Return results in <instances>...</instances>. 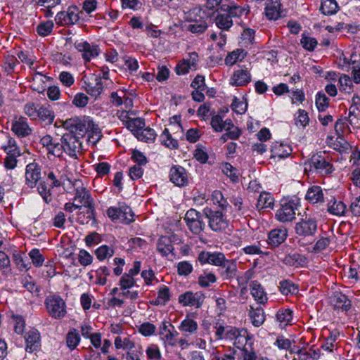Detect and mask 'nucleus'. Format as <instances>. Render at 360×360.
Here are the masks:
<instances>
[{
    "mask_svg": "<svg viewBox=\"0 0 360 360\" xmlns=\"http://www.w3.org/2000/svg\"><path fill=\"white\" fill-rule=\"evenodd\" d=\"M65 129L77 136L82 137L86 133L91 132L96 136H100L99 128L96 125L89 117H75L66 120L63 123Z\"/></svg>",
    "mask_w": 360,
    "mask_h": 360,
    "instance_id": "f257e3e1",
    "label": "nucleus"
},
{
    "mask_svg": "<svg viewBox=\"0 0 360 360\" xmlns=\"http://www.w3.org/2000/svg\"><path fill=\"white\" fill-rule=\"evenodd\" d=\"M245 12L248 13L244 7L236 4L222 5L215 18L217 26L221 30H227L233 25V18L240 17Z\"/></svg>",
    "mask_w": 360,
    "mask_h": 360,
    "instance_id": "f03ea898",
    "label": "nucleus"
},
{
    "mask_svg": "<svg viewBox=\"0 0 360 360\" xmlns=\"http://www.w3.org/2000/svg\"><path fill=\"white\" fill-rule=\"evenodd\" d=\"M300 205V200L297 198L282 199L275 214L276 219L282 223L293 221L295 219V211Z\"/></svg>",
    "mask_w": 360,
    "mask_h": 360,
    "instance_id": "7ed1b4c3",
    "label": "nucleus"
},
{
    "mask_svg": "<svg viewBox=\"0 0 360 360\" xmlns=\"http://www.w3.org/2000/svg\"><path fill=\"white\" fill-rule=\"evenodd\" d=\"M225 211L217 210L208 206L203 209V213L208 220L209 227L213 231L221 232L229 226V221L224 213Z\"/></svg>",
    "mask_w": 360,
    "mask_h": 360,
    "instance_id": "20e7f679",
    "label": "nucleus"
},
{
    "mask_svg": "<svg viewBox=\"0 0 360 360\" xmlns=\"http://www.w3.org/2000/svg\"><path fill=\"white\" fill-rule=\"evenodd\" d=\"M173 119L176 122V123H171L170 128L172 131H176L174 132L175 137H173L170 134L169 129L165 128L160 136L162 143H163L166 147L175 149L178 148V141L176 138H182L184 136L183 128L180 124V118L175 116L173 117Z\"/></svg>",
    "mask_w": 360,
    "mask_h": 360,
    "instance_id": "39448f33",
    "label": "nucleus"
},
{
    "mask_svg": "<svg viewBox=\"0 0 360 360\" xmlns=\"http://www.w3.org/2000/svg\"><path fill=\"white\" fill-rule=\"evenodd\" d=\"M48 314L56 319L63 318L66 313V304L58 295H49L45 300Z\"/></svg>",
    "mask_w": 360,
    "mask_h": 360,
    "instance_id": "423d86ee",
    "label": "nucleus"
},
{
    "mask_svg": "<svg viewBox=\"0 0 360 360\" xmlns=\"http://www.w3.org/2000/svg\"><path fill=\"white\" fill-rule=\"evenodd\" d=\"M311 169L314 167L316 172L321 175H328L334 171V167L330 163V158L321 154H315L311 156L308 162L305 163Z\"/></svg>",
    "mask_w": 360,
    "mask_h": 360,
    "instance_id": "0eeeda50",
    "label": "nucleus"
},
{
    "mask_svg": "<svg viewBox=\"0 0 360 360\" xmlns=\"http://www.w3.org/2000/svg\"><path fill=\"white\" fill-rule=\"evenodd\" d=\"M74 200L77 202V204L82 207H86L88 218L95 217V207L94 200L91 196L89 191L84 187H77L75 189Z\"/></svg>",
    "mask_w": 360,
    "mask_h": 360,
    "instance_id": "6e6552de",
    "label": "nucleus"
},
{
    "mask_svg": "<svg viewBox=\"0 0 360 360\" xmlns=\"http://www.w3.org/2000/svg\"><path fill=\"white\" fill-rule=\"evenodd\" d=\"M184 219L193 234H200L205 229V224L202 221V214L194 209L188 210Z\"/></svg>",
    "mask_w": 360,
    "mask_h": 360,
    "instance_id": "1a4fd4ad",
    "label": "nucleus"
},
{
    "mask_svg": "<svg viewBox=\"0 0 360 360\" xmlns=\"http://www.w3.org/2000/svg\"><path fill=\"white\" fill-rule=\"evenodd\" d=\"M205 299V295L202 292L189 290L181 294L178 297V301L184 307H194L199 309L202 306Z\"/></svg>",
    "mask_w": 360,
    "mask_h": 360,
    "instance_id": "9d476101",
    "label": "nucleus"
},
{
    "mask_svg": "<svg viewBox=\"0 0 360 360\" xmlns=\"http://www.w3.org/2000/svg\"><path fill=\"white\" fill-rule=\"evenodd\" d=\"M63 140L64 152L71 157H76L82 150L79 138L72 133L64 134L60 139Z\"/></svg>",
    "mask_w": 360,
    "mask_h": 360,
    "instance_id": "9b49d317",
    "label": "nucleus"
},
{
    "mask_svg": "<svg viewBox=\"0 0 360 360\" xmlns=\"http://www.w3.org/2000/svg\"><path fill=\"white\" fill-rule=\"evenodd\" d=\"M79 9L76 6H70L67 11L58 13L55 18L57 25L68 26L75 24L79 20Z\"/></svg>",
    "mask_w": 360,
    "mask_h": 360,
    "instance_id": "f8f14e48",
    "label": "nucleus"
},
{
    "mask_svg": "<svg viewBox=\"0 0 360 360\" xmlns=\"http://www.w3.org/2000/svg\"><path fill=\"white\" fill-rule=\"evenodd\" d=\"M295 230L296 233L300 236H314L317 231V221L315 219L305 217L295 224Z\"/></svg>",
    "mask_w": 360,
    "mask_h": 360,
    "instance_id": "ddd939ff",
    "label": "nucleus"
},
{
    "mask_svg": "<svg viewBox=\"0 0 360 360\" xmlns=\"http://www.w3.org/2000/svg\"><path fill=\"white\" fill-rule=\"evenodd\" d=\"M41 178V167L36 162L26 166L25 184L29 188H34Z\"/></svg>",
    "mask_w": 360,
    "mask_h": 360,
    "instance_id": "4468645a",
    "label": "nucleus"
},
{
    "mask_svg": "<svg viewBox=\"0 0 360 360\" xmlns=\"http://www.w3.org/2000/svg\"><path fill=\"white\" fill-rule=\"evenodd\" d=\"M169 179L176 186H186L188 184V174L186 169L181 166L172 167L169 171Z\"/></svg>",
    "mask_w": 360,
    "mask_h": 360,
    "instance_id": "2eb2a0df",
    "label": "nucleus"
},
{
    "mask_svg": "<svg viewBox=\"0 0 360 360\" xmlns=\"http://www.w3.org/2000/svg\"><path fill=\"white\" fill-rule=\"evenodd\" d=\"M75 47L78 51L82 53V58L87 62L99 54L98 46L90 44L87 41H76Z\"/></svg>",
    "mask_w": 360,
    "mask_h": 360,
    "instance_id": "dca6fc26",
    "label": "nucleus"
},
{
    "mask_svg": "<svg viewBox=\"0 0 360 360\" xmlns=\"http://www.w3.org/2000/svg\"><path fill=\"white\" fill-rule=\"evenodd\" d=\"M251 81V75L248 68L234 71L230 84L235 86H245Z\"/></svg>",
    "mask_w": 360,
    "mask_h": 360,
    "instance_id": "f3484780",
    "label": "nucleus"
},
{
    "mask_svg": "<svg viewBox=\"0 0 360 360\" xmlns=\"http://www.w3.org/2000/svg\"><path fill=\"white\" fill-rule=\"evenodd\" d=\"M288 236V231L285 229H275L269 231L267 243L273 247H278L283 243Z\"/></svg>",
    "mask_w": 360,
    "mask_h": 360,
    "instance_id": "a211bd4d",
    "label": "nucleus"
},
{
    "mask_svg": "<svg viewBox=\"0 0 360 360\" xmlns=\"http://www.w3.org/2000/svg\"><path fill=\"white\" fill-rule=\"evenodd\" d=\"M195 11V10H193L190 12L186 17V19L188 21L193 22L188 25L187 29L193 33H202L207 28V24L205 20L202 18H200L199 20L195 18L194 16H193L196 14Z\"/></svg>",
    "mask_w": 360,
    "mask_h": 360,
    "instance_id": "6ab92c4d",
    "label": "nucleus"
},
{
    "mask_svg": "<svg viewBox=\"0 0 360 360\" xmlns=\"http://www.w3.org/2000/svg\"><path fill=\"white\" fill-rule=\"evenodd\" d=\"M250 293L255 298V300L259 303L264 304L267 300V295L264 291L263 286L257 281H253L250 284Z\"/></svg>",
    "mask_w": 360,
    "mask_h": 360,
    "instance_id": "aec40b11",
    "label": "nucleus"
},
{
    "mask_svg": "<svg viewBox=\"0 0 360 360\" xmlns=\"http://www.w3.org/2000/svg\"><path fill=\"white\" fill-rule=\"evenodd\" d=\"M26 351L32 352L40 346V335L37 329H31L25 336Z\"/></svg>",
    "mask_w": 360,
    "mask_h": 360,
    "instance_id": "412c9836",
    "label": "nucleus"
},
{
    "mask_svg": "<svg viewBox=\"0 0 360 360\" xmlns=\"http://www.w3.org/2000/svg\"><path fill=\"white\" fill-rule=\"evenodd\" d=\"M219 274L224 280H229L236 276L237 264L233 260L226 259L220 266Z\"/></svg>",
    "mask_w": 360,
    "mask_h": 360,
    "instance_id": "4be33fe9",
    "label": "nucleus"
},
{
    "mask_svg": "<svg viewBox=\"0 0 360 360\" xmlns=\"http://www.w3.org/2000/svg\"><path fill=\"white\" fill-rule=\"evenodd\" d=\"M11 129L18 136L20 137L27 136L32 131L26 119L22 117L13 122Z\"/></svg>",
    "mask_w": 360,
    "mask_h": 360,
    "instance_id": "5701e85b",
    "label": "nucleus"
},
{
    "mask_svg": "<svg viewBox=\"0 0 360 360\" xmlns=\"http://www.w3.org/2000/svg\"><path fill=\"white\" fill-rule=\"evenodd\" d=\"M280 0H267L265 7V14L270 20H277L281 17Z\"/></svg>",
    "mask_w": 360,
    "mask_h": 360,
    "instance_id": "b1692460",
    "label": "nucleus"
},
{
    "mask_svg": "<svg viewBox=\"0 0 360 360\" xmlns=\"http://www.w3.org/2000/svg\"><path fill=\"white\" fill-rule=\"evenodd\" d=\"M208 200L212 203L211 207L217 210H226L229 206L226 199L224 197L222 193L218 190H215L212 193L211 197Z\"/></svg>",
    "mask_w": 360,
    "mask_h": 360,
    "instance_id": "393cba45",
    "label": "nucleus"
},
{
    "mask_svg": "<svg viewBox=\"0 0 360 360\" xmlns=\"http://www.w3.org/2000/svg\"><path fill=\"white\" fill-rule=\"evenodd\" d=\"M4 138L6 141L1 143V148L6 152L7 155L20 156V150L15 139L7 136Z\"/></svg>",
    "mask_w": 360,
    "mask_h": 360,
    "instance_id": "a878e982",
    "label": "nucleus"
},
{
    "mask_svg": "<svg viewBox=\"0 0 360 360\" xmlns=\"http://www.w3.org/2000/svg\"><path fill=\"white\" fill-rule=\"evenodd\" d=\"M305 198L309 202L315 204L323 202L324 200V195L320 186H313L308 189Z\"/></svg>",
    "mask_w": 360,
    "mask_h": 360,
    "instance_id": "bb28decb",
    "label": "nucleus"
},
{
    "mask_svg": "<svg viewBox=\"0 0 360 360\" xmlns=\"http://www.w3.org/2000/svg\"><path fill=\"white\" fill-rule=\"evenodd\" d=\"M271 152L272 153L271 157L285 158L290 155L292 148L288 144L276 143L272 146Z\"/></svg>",
    "mask_w": 360,
    "mask_h": 360,
    "instance_id": "cd10ccee",
    "label": "nucleus"
},
{
    "mask_svg": "<svg viewBox=\"0 0 360 360\" xmlns=\"http://www.w3.org/2000/svg\"><path fill=\"white\" fill-rule=\"evenodd\" d=\"M346 205L340 200L332 198L328 202V211L330 214L335 216L344 215L346 212Z\"/></svg>",
    "mask_w": 360,
    "mask_h": 360,
    "instance_id": "c85d7f7f",
    "label": "nucleus"
},
{
    "mask_svg": "<svg viewBox=\"0 0 360 360\" xmlns=\"http://www.w3.org/2000/svg\"><path fill=\"white\" fill-rule=\"evenodd\" d=\"M157 250L163 257L172 253L174 247L171 239L167 236H161L157 243Z\"/></svg>",
    "mask_w": 360,
    "mask_h": 360,
    "instance_id": "c756f323",
    "label": "nucleus"
},
{
    "mask_svg": "<svg viewBox=\"0 0 360 360\" xmlns=\"http://www.w3.org/2000/svg\"><path fill=\"white\" fill-rule=\"evenodd\" d=\"M249 316L252 323L255 327H259L265 321L264 311L262 307H257L255 309L253 307H250Z\"/></svg>",
    "mask_w": 360,
    "mask_h": 360,
    "instance_id": "7c9ffc66",
    "label": "nucleus"
},
{
    "mask_svg": "<svg viewBox=\"0 0 360 360\" xmlns=\"http://www.w3.org/2000/svg\"><path fill=\"white\" fill-rule=\"evenodd\" d=\"M248 53L244 49H237L229 53L225 58V63L228 65H233L238 61L243 60L247 56Z\"/></svg>",
    "mask_w": 360,
    "mask_h": 360,
    "instance_id": "2f4dec72",
    "label": "nucleus"
},
{
    "mask_svg": "<svg viewBox=\"0 0 360 360\" xmlns=\"http://www.w3.org/2000/svg\"><path fill=\"white\" fill-rule=\"evenodd\" d=\"M274 205L273 195L266 192H262L258 198L257 207L258 210L272 208Z\"/></svg>",
    "mask_w": 360,
    "mask_h": 360,
    "instance_id": "473e14b6",
    "label": "nucleus"
},
{
    "mask_svg": "<svg viewBox=\"0 0 360 360\" xmlns=\"http://www.w3.org/2000/svg\"><path fill=\"white\" fill-rule=\"evenodd\" d=\"M37 111V118L45 122L46 124H51L53 122L55 115L49 106L39 105Z\"/></svg>",
    "mask_w": 360,
    "mask_h": 360,
    "instance_id": "72a5a7b5",
    "label": "nucleus"
},
{
    "mask_svg": "<svg viewBox=\"0 0 360 360\" xmlns=\"http://www.w3.org/2000/svg\"><path fill=\"white\" fill-rule=\"evenodd\" d=\"M103 90V85L101 82V77H96L95 79V83H91L86 84V91L91 96L97 98L100 96Z\"/></svg>",
    "mask_w": 360,
    "mask_h": 360,
    "instance_id": "f704fd0d",
    "label": "nucleus"
},
{
    "mask_svg": "<svg viewBox=\"0 0 360 360\" xmlns=\"http://www.w3.org/2000/svg\"><path fill=\"white\" fill-rule=\"evenodd\" d=\"M333 301L335 303V306L338 308H341L345 311H348L351 308V301L345 294L336 292L334 294Z\"/></svg>",
    "mask_w": 360,
    "mask_h": 360,
    "instance_id": "c9c22d12",
    "label": "nucleus"
},
{
    "mask_svg": "<svg viewBox=\"0 0 360 360\" xmlns=\"http://www.w3.org/2000/svg\"><path fill=\"white\" fill-rule=\"evenodd\" d=\"M338 5L335 0H321L320 10L324 15L335 14L338 11Z\"/></svg>",
    "mask_w": 360,
    "mask_h": 360,
    "instance_id": "e433bc0d",
    "label": "nucleus"
},
{
    "mask_svg": "<svg viewBox=\"0 0 360 360\" xmlns=\"http://www.w3.org/2000/svg\"><path fill=\"white\" fill-rule=\"evenodd\" d=\"M216 281L217 277L215 274L208 271H204L198 278V283L202 288H208Z\"/></svg>",
    "mask_w": 360,
    "mask_h": 360,
    "instance_id": "4c0bfd02",
    "label": "nucleus"
},
{
    "mask_svg": "<svg viewBox=\"0 0 360 360\" xmlns=\"http://www.w3.org/2000/svg\"><path fill=\"white\" fill-rule=\"evenodd\" d=\"M281 292L284 295H293L297 292L298 288L292 281L283 280L279 283Z\"/></svg>",
    "mask_w": 360,
    "mask_h": 360,
    "instance_id": "58836bf2",
    "label": "nucleus"
},
{
    "mask_svg": "<svg viewBox=\"0 0 360 360\" xmlns=\"http://www.w3.org/2000/svg\"><path fill=\"white\" fill-rule=\"evenodd\" d=\"M276 319L281 326L289 324L292 320V311L290 309H280L276 313Z\"/></svg>",
    "mask_w": 360,
    "mask_h": 360,
    "instance_id": "ea45409f",
    "label": "nucleus"
},
{
    "mask_svg": "<svg viewBox=\"0 0 360 360\" xmlns=\"http://www.w3.org/2000/svg\"><path fill=\"white\" fill-rule=\"evenodd\" d=\"M169 298V289L167 286H163L159 290L156 299L151 301V304L156 306L165 304Z\"/></svg>",
    "mask_w": 360,
    "mask_h": 360,
    "instance_id": "a19ab883",
    "label": "nucleus"
},
{
    "mask_svg": "<svg viewBox=\"0 0 360 360\" xmlns=\"http://www.w3.org/2000/svg\"><path fill=\"white\" fill-rule=\"evenodd\" d=\"M249 338L248 333L246 329H240V333L236 338V340L233 342V345L238 349H241L242 357L243 358L244 349H248L246 347V344Z\"/></svg>",
    "mask_w": 360,
    "mask_h": 360,
    "instance_id": "79ce46f5",
    "label": "nucleus"
},
{
    "mask_svg": "<svg viewBox=\"0 0 360 360\" xmlns=\"http://www.w3.org/2000/svg\"><path fill=\"white\" fill-rule=\"evenodd\" d=\"M157 134H155L154 129L149 127H144L143 130H141L136 137L141 141H144L146 143L153 142L156 138Z\"/></svg>",
    "mask_w": 360,
    "mask_h": 360,
    "instance_id": "37998d69",
    "label": "nucleus"
},
{
    "mask_svg": "<svg viewBox=\"0 0 360 360\" xmlns=\"http://www.w3.org/2000/svg\"><path fill=\"white\" fill-rule=\"evenodd\" d=\"M145 120L141 117L132 118L127 128L136 136L145 127Z\"/></svg>",
    "mask_w": 360,
    "mask_h": 360,
    "instance_id": "c03bdc74",
    "label": "nucleus"
},
{
    "mask_svg": "<svg viewBox=\"0 0 360 360\" xmlns=\"http://www.w3.org/2000/svg\"><path fill=\"white\" fill-rule=\"evenodd\" d=\"M328 143L334 150H338L340 153H346L350 148L349 143L340 136H338L333 142H330L328 140Z\"/></svg>",
    "mask_w": 360,
    "mask_h": 360,
    "instance_id": "a18cd8bd",
    "label": "nucleus"
},
{
    "mask_svg": "<svg viewBox=\"0 0 360 360\" xmlns=\"http://www.w3.org/2000/svg\"><path fill=\"white\" fill-rule=\"evenodd\" d=\"M198 328V326L197 322L191 319H186L183 320L179 327L180 330L190 334L195 333L197 331Z\"/></svg>",
    "mask_w": 360,
    "mask_h": 360,
    "instance_id": "49530a36",
    "label": "nucleus"
},
{
    "mask_svg": "<svg viewBox=\"0 0 360 360\" xmlns=\"http://www.w3.org/2000/svg\"><path fill=\"white\" fill-rule=\"evenodd\" d=\"M115 347L116 349H123L124 350H131L135 347L134 342L129 338H122L117 336L115 339Z\"/></svg>",
    "mask_w": 360,
    "mask_h": 360,
    "instance_id": "de8ad7c7",
    "label": "nucleus"
},
{
    "mask_svg": "<svg viewBox=\"0 0 360 360\" xmlns=\"http://www.w3.org/2000/svg\"><path fill=\"white\" fill-rule=\"evenodd\" d=\"M283 261L287 265L298 266L304 262V258L298 253H292L286 255Z\"/></svg>",
    "mask_w": 360,
    "mask_h": 360,
    "instance_id": "09e8293b",
    "label": "nucleus"
},
{
    "mask_svg": "<svg viewBox=\"0 0 360 360\" xmlns=\"http://www.w3.org/2000/svg\"><path fill=\"white\" fill-rule=\"evenodd\" d=\"M134 213L129 206L123 205L120 207V220L127 224L134 221Z\"/></svg>",
    "mask_w": 360,
    "mask_h": 360,
    "instance_id": "8fccbe9b",
    "label": "nucleus"
},
{
    "mask_svg": "<svg viewBox=\"0 0 360 360\" xmlns=\"http://www.w3.org/2000/svg\"><path fill=\"white\" fill-rule=\"evenodd\" d=\"M95 254L98 260L103 261L106 258L111 257L114 255V250L108 245H103L96 250Z\"/></svg>",
    "mask_w": 360,
    "mask_h": 360,
    "instance_id": "3c124183",
    "label": "nucleus"
},
{
    "mask_svg": "<svg viewBox=\"0 0 360 360\" xmlns=\"http://www.w3.org/2000/svg\"><path fill=\"white\" fill-rule=\"evenodd\" d=\"M63 152L64 148L63 140H58L56 138L54 139V141L52 143V145L50 147L48 153L52 154L56 157H60L63 155Z\"/></svg>",
    "mask_w": 360,
    "mask_h": 360,
    "instance_id": "603ef678",
    "label": "nucleus"
},
{
    "mask_svg": "<svg viewBox=\"0 0 360 360\" xmlns=\"http://www.w3.org/2000/svg\"><path fill=\"white\" fill-rule=\"evenodd\" d=\"M340 335L339 331L335 330L330 332V335L326 339V342L322 345V348L328 352H332L334 347V342Z\"/></svg>",
    "mask_w": 360,
    "mask_h": 360,
    "instance_id": "864d4df0",
    "label": "nucleus"
},
{
    "mask_svg": "<svg viewBox=\"0 0 360 360\" xmlns=\"http://www.w3.org/2000/svg\"><path fill=\"white\" fill-rule=\"evenodd\" d=\"M46 175L47 179L51 181V188L59 187L61 186V180L63 179V175H61L58 170H49Z\"/></svg>",
    "mask_w": 360,
    "mask_h": 360,
    "instance_id": "5fc2aeb1",
    "label": "nucleus"
},
{
    "mask_svg": "<svg viewBox=\"0 0 360 360\" xmlns=\"http://www.w3.org/2000/svg\"><path fill=\"white\" fill-rule=\"evenodd\" d=\"M80 340L79 335L75 330L70 331L66 336L67 346L71 349L76 348Z\"/></svg>",
    "mask_w": 360,
    "mask_h": 360,
    "instance_id": "6e6d98bb",
    "label": "nucleus"
},
{
    "mask_svg": "<svg viewBox=\"0 0 360 360\" xmlns=\"http://www.w3.org/2000/svg\"><path fill=\"white\" fill-rule=\"evenodd\" d=\"M329 98L322 92H319L316 96V105L319 111H325L328 107Z\"/></svg>",
    "mask_w": 360,
    "mask_h": 360,
    "instance_id": "4d7b16f0",
    "label": "nucleus"
},
{
    "mask_svg": "<svg viewBox=\"0 0 360 360\" xmlns=\"http://www.w3.org/2000/svg\"><path fill=\"white\" fill-rule=\"evenodd\" d=\"M146 353L147 357L150 360H160L162 357L158 346L155 344L150 345L147 347Z\"/></svg>",
    "mask_w": 360,
    "mask_h": 360,
    "instance_id": "13d9d810",
    "label": "nucleus"
},
{
    "mask_svg": "<svg viewBox=\"0 0 360 360\" xmlns=\"http://www.w3.org/2000/svg\"><path fill=\"white\" fill-rule=\"evenodd\" d=\"M37 190L40 195L42 197L44 200L49 203L51 201V189L48 188L44 181H41L37 187Z\"/></svg>",
    "mask_w": 360,
    "mask_h": 360,
    "instance_id": "bf43d9fd",
    "label": "nucleus"
},
{
    "mask_svg": "<svg viewBox=\"0 0 360 360\" xmlns=\"http://www.w3.org/2000/svg\"><path fill=\"white\" fill-rule=\"evenodd\" d=\"M300 42L303 48L309 51H314L318 44L315 38L307 37L304 34H302Z\"/></svg>",
    "mask_w": 360,
    "mask_h": 360,
    "instance_id": "052dcab7",
    "label": "nucleus"
},
{
    "mask_svg": "<svg viewBox=\"0 0 360 360\" xmlns=\"http://www.w3.org/2000/svg\"><path fill=\"white\" fill-rule=\"evenodd\" d=\"M53 27V23L52 21H46L43 23H40L37 27V33L42 37L49 35Z\"/></svg>",
    "mask_w": 360,
    "mask_h": 360,
    "instance_id": "680f3d73",
    "label": "nucleus"
},
{
    "mask_svg": "<svg viewBox=\"0 0 360 360\" xmlns=\"http://www.w3.org/2000/svg\"><path fill=\"white\" fill-rule=\"evenodd\" d=\"M78 261L82 266H86L93 262V257L86 250L82 249L78 254Z\"/></svg>",
    "mask_w": 360,
    "mask_h": 360,
    "instance_id": "e2e57ef3",
    "label": "nucleus"
},
{
    "mask_svg": "<svg viewBox=\"0 0 360 360\" xmlns=\"http://www.w3.org/2000/svg\"><path fill=\"white\" fill-rule=\"evenodd\" d=\"M155 330V326L149 322L143 323L139 328V333L146 337L153 335Z\"/></svg>",
    "mask_w": 360,
    "mask_h": 360,
    "instance_id": "0e129e2a",
    "label": "nucleus"
},
{
    "mask_svg": "<svg viewBox=\"0 0 360 360\" xmlns=\"http://www.w3.org/2000/svg\"><path fill=\"white\" fill-rule=\"evenodd\" d=\"M136 283L134 278L126 274H123L120 278L119 285L123 290L132 288Z\"/></svg>",
    "mask_w": 360,
    "mask_h": 360,
    "instance_id": "69168bd1",
    "label": "nucleus"
},
{
    "mask_svg": "<svg viewBox=\"0 0 360 360\" xmlns=\"http://www.w3.org/2000/svg\"><path fill=\"white\" fill-rule=\"evenodd\" d=\"M192 271L193 266L187 261L180 262L177 264V272L180 276H188L192 272Z\"/></svg>",
    "mask_w": 360,
    "mask_h": 360,
    "instance_id": "338daca9",
    "label": "nucleus"
},
{
    "mask_svg": "<svg viewBox=\"0 0 360 360\" xmlns=\"http://www.w3.org/2000/svg\"><path fill=\"white\" fill-rule=\"evenodd\" d=\"M226 260L225 255L221 252H214L210 253V264L221 266Z\"/></svg>",
    "mask_w": 360,
    "mask_h": 360,
    "instance_id": "774afa93",
    "label": "nucleus"
}]
</instances>
